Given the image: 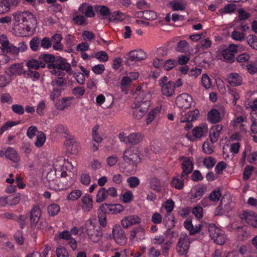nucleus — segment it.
Segmentation results:
<instances>
[{"label": "nucleus", "mask_w": 257, "mask_h": 257, "mask_svg": "<svg viewBox=\"0 0 257 257\" xmlns=\"http://www.w3.org/2000/svg\"><path fill=\"white\" fill-rule=\"evenodd\" d=\"M58 174L62 183L67 187H70L75 182L77 170L71 163H68L67 165L63 166L61 170H58Z\"/></svg>", "instance_id": "obj_1"}, {"label": "nucleus", "mask_w": 257, "mask_h": 257, "mask_svg": "<svg viewBox=\"0 0 257 257\" xmlns=\"http://www.w3.org/2000/svg\"><path fill=\"white\" fill-rule=\"evenodd\" d=\"M47 66L49 69L51 70L50 72L55 75H60V70H65L69 74L72 73L70 64L67 63L66 59L61 56L55 57L53 63L47 64Z\"/></svg>", "instance_id": "obj_2"}, {"label": "nucleus", "mask_w": 257, "mask_h": 257, "mask_svg": "<svg viewBox=\"0 0 257 257\" xmlns=\"http://www.w3.org/2000/svg\"><path fill=\"white\" fill-rule=\"evenodd\" d=\"M137 149L133 147L126 149L123 154V160L126 163L136 167L141 161Z\"/></svg>", "instance_id": "obj_3"}, {"label": "nucleus", "mask_w": 257, "mask_h": 257, "mask_svg": "<svg viewBox=\"0 0 257 257\" xmlns=\"http://www.w3.org/2000/svg\"><path fill=\"white\" fill-rule=\"evenodd\" d=\"M85 229L88 238L93 242H97L101 238L102 232L101 227L95 225L91 221L86 224Z\"/></svg>", "instance_id": "obj_4"}, {"label": "nucleus", "mask_w": 257, "mask_h": 257, "mask_svg": "<svg viewBox=\"0 0 257 257\" xmlns=\"http://www.w3.org/2000/svg\"><path fill=\"white\" fill-rule=\"evenodd\" d=\"M208 229L209 235L214 242L219 245H222L224 243L225 237L223 231L214 224H209Z\"/></svg>", "instance_id": "obj_5"}, {"label": "nucleus", "mask_w": 257, "mask_h": 257, "mask_svg": "<svg viewBox=\"0 0 257 257\" xmlns=\"http://www.w3.org/2000/svg\"><path fill=\"white\" fill-rule=\"evenodd\" d=\"M190 243V242L188 235L186 234L182 233L177 244V250L180 255H185L187 253Z\"/></svg>", "instance_id": "obj_6"}, {"label": "nucleus", "mask_w": 257, "mask_h": 257, "mask_svg": "<svg viewBox=\"0 0 257 257\" xmlns=\"http://www.w3.org/2000/svg\"><path fill=\"white\" fill-rule=\"evenodd\" d=\"M193 103V99L191 95L187 93H182L178 96L176 99V104L183 110L189 108Z\"/></svg>", "instance_id": "obj_7"}, {"label": "nucleus", "mask_w": 257, "mask_h": 257, "mask_svg": "<svg viewBox=\"0 0 257 257\" xmlns=\"http://www.w3.org/2000/svg\"><path fill=\"white\" fill-rule=\"evenodd\" d=\"M112 233L113 234V239L117 244L122 245L126 243L127 237L124 230L119 225L114 226Z\"/></svg>", "instance_id": "obj_8"}, {"label": "nucleus", "mask_w": 257, "mask_h": 257, "mask_svg": "<svg viewBox=\"0 0 257 257\" xmlns=\"http://www.w3.org/2000/svg\"><path fill=\"white\" fill-rule=\"evenodd\" d=\"M146 58V54L142 50H133L128 53L125 63L129 65L130 62H138L143 60Z\"/></svg>", "instance_id": "obj_9"}, {"label": "nucleus", "mask_w": 257, "mask_h": 257, "mask_svg": "<svg viewBox=\"0 0 257 257\" xmlns=\"http://www.w3.org/2000/svg\"><path fill=\"white\" fill-rule=\"evenodd\" d=\"M147 95L149 96V94L140 92L138 94L136 100V107L142 108L146 111L150 104L149 98H146Z\"/></svg>", "instance_id": "obj_10"}, {"label": "nucleus", "mask_w": 257, "mask_h": 257, "mask_svg": "<svg viewBox=\"0 0 257 257\" xmlns=\"http://www.w3.org/2000/svg\"><path fill=\"white\" fill-rule=\"evenodd\" d=\"M1 37L3 39H5V41L2 43V48H1L2 52L3 53H11L13 55H18L19 52L17 47L13 45H10L6 35H2Z\"/></svg>", "instance_id": "obj_11"}, {"label": "nucleus", "mask_w": 257, "mask_h": 257, "mask_svg": "<svg viewBox=\"0 0 257 257\" xmlns=\"http://www.w3.org/2000/svg\"><path fill=\"white\" fill-rule=\"evenodd\" d=\"M240 218L244 219L245 222L253 227L257 228V214L253 212H248L244 211L240 214Z\"/></svg>", "instance_id": "obj_12"}, {"label": "nucleus", "mask_w": 257, "mask_h": 257, "mask_svg": "<svg viewBox=\"0 0 257 257\" xmlns=\"http://www.w3.org/2000/svg\"><path fill=\"white\" fill-rule=\"evenodd\" d=\"M13 16L16 23H25L31 19H35L34 15L29 12H18Z\"/></svg>", "instance_id": "obj_13"}, {"label": "nucleus", "mask_w": 257, "mask_h": 257, "mask_svg": "<svg viewBox=\"0 0 257 257\" xmlns=\"http://www.w3.org/2000/svg\"><path fill=\"white\" fill-rule=\"evenodd\" d=\"M41 216V212L40 208L38 206H34L30 212L31 227L32 228L36 227Z\"/></svg>", "instance_id": "obj_14"}, {"label": "nucleus", "mask_w": 257, "mask_h": 257, "mask_svg": "<svg viewBox=\"0 0 257 257\" xmlns=\"http://www.w3.org/2000/svg\"><path fill=\"white\" fill-rule=\"evenodd\" d=\"M82 210L85 212L91 211L93 208V198L92 196L88 194H86L81 198Z\"/></svg>", "instance_id": "obj_15"}, {"label": "nucleus", "mask_w": 257, "mask_h": 257, "mask_svg": "<svg viewBox=\"0 0 257 257\" xmlns=\"http://www.w3.org/2000/svg\"><path fill=\"white\" fill-rule=\"evenodd\" d=\"M141 219L137 215H130L126 216L121 220V225L125 228L129 226L141 223Z\"/></svg>", "instance_id": "obj_16"}, {"label": "nucleus", "mask_w": 257, "mask_h": 257, "mask_svg": "<svg viewBox=\"0 0 257 257\" xmlns=\"http://www.w3.org/2000/svg\"><path fill=\"white\" fill-rule=\"evenodd\" d=\"M94 10L97 13H99L100 16L102 17L101 19H109V21L110 22L112 20L111 18V14L109 9L107 7L105 6L96 5L94 6Z\"/></svg>", "instance_id": "obj_17"}, {"label": "nucleus", "mask_w": 257, "mask_h": 257, "mask_svg": "<svg viewBox=\"0 0 257 257\" xmlns=\"http://www.w3.org/2000/svg\"><path fill=\"white\" fill-rule=\"evenodd\" d=\"M175 84L173 81H169V83L163 85L161 87V91L163 95L167 97L172 96L175 92Z\"/></svg>", "instance_id": "obj_18"}, {"label": "nucleus", "mask_w": 257, "mask_h": 257, "mask_svg": "<svg viewBox=\"0 0 257 257\" xmlns=\"http://www.w3.org/2000/svg\"><path fill=\"white\" fill-rule=\"evenodd\" d=\"M193 165L189 159L184 161L182 163V172L181 174V178H186L190 173L192 171Z\"/></svg>", "instance_id": "obj_19"}, {"label": "nucleus", "mask_w": 257, "mask_h": 257, "mask_svg": "<svg viewBox=\"0 0 257 257\" xmlns=\"http://www.w3.org/2000/svg\"><path fill=\"white\" fill-rule=\"evenodd\" d=\"M144 138V136L140 133H133L126 137V140L128 143L134 146L141 142Z\"/></svg>", "instance_id": "obj_20"}, {"label": "nucleus", "mask_w": 257, "mask_h": 257, "mask_svg": "<svg viewBox=\"0 0 257 257\" xmlns=\"http://www.w3.org/2000/svg\"><path fill=\"white\" fill-rule=\"evenodd\" d=\"M207 118L211 123H216L221 120V117L218 110L213 109L208 112Z\"/></svg>", "instance_id": "obj_21"}, {"label": "nucleus", "mask_w": 257, "mask_h": 257, "mask_svg": "<svg viewBox=\"0 0 257 257\" xmlns=\"http://www.w3.org/2000/svg\"><path fill=\"white\" fill-rule=\"evenodd\" d=\"M26 64L29 70H38L39 68H45L46 67V64L40 61L39 59L38 60L35 59L29 60L26 61Z\"/></svg>", "instance_id": "obj_22"}, {"label": "nucleus", "mask_w": 257, "mask_h": 257, "mask_svg": "<svg viewBox=\"0 0 257 257\" xmlns=\"http://www.w3.org/2000/svg\"><path fill=\"white\" fill-rule=\"evenodd\" d=\"M228 83L234 86L240 85L242 82V79L241 76L237 73H232L227 76Z\"/></svg>", "instance_id": "obj_23"}, {"label": "nucleus", "mask_w": 257, "mask_h": 257, "mask_svg": "<svg viewBox=\"0 0 257 257\" xmlns=\"http://www.w3.org/2000/svg\"><path fill=\"white\" fill-rule=\"evenodd\" d=\"M10 71V76H12L16 75H21L22 73L25 74L26 71L23 70V66L21 64H14L9 67Z\"/></svg>", "instance_id": "obj_24"}, {"label": "nucleus", "mask_w": 257, "mask_h": 257, "mask_svg": "<svg viewBox=\"0 0 257 257\" xmlns=\"http://www.w3.org/2000/svg\"><path fill=\"white\" fill-rule=\"evenodd\" d=\"M208 132V128L206 125H204L202 126H196L192 130V134L195 138H200L205 136Z\"/></svg>", "instance_id": "obj_25"}, {"label": "nucleus", "mask_w": 257, "mask_h": 257, "mask_svg": "<svg viewBox=\"0 0 257 257\" xmlns=\"http://www.w3.org/2000/svg\"><path fill=\"white\" fill-rule=\"evenodd\" d=\"M5 156L7 158L16 162L19 160V157L16 151L12 148H8L5 151Z\"/></svg>", "instance_id": "obj_26"}, {"label": "nucleus", "mask_w": 257, "mask_h": 257, "mask_svg": "<svg viewBox=\"0 0 257 257\" xmlns=\"http://www.w3.org/2000/svg\"><path fill=\"white\" fill-rule=\"evenodd\" d=\"M108 214H116L124 209V206L119 204H108Z\"/></svg>", "instance_id": "obj_27"}, {"label": "nucleus", "mask_w": 257, "mask_h": 257, "mask_svg": "<svg viewBox=\"0 0 257 257\" xmlns=\"http://www.w3.org/2000/svg\"><path fill=\"white\" fill-rule=\"evenodd\" d=\"M107 193L105 188H100L96 194V202L101 203L105 200L108 197Z\"/></svg>", "instance_id": "obj_28"}, {"label": "nucleus", "mask_w": 257, "mask_h": 257, "mask_svg": "<svg viewBox=\"0 0 257 257\" xmlns=\"http://www.w3.org/2000/svg\"><path fill=\"white\" fill-rule=\"evenodd\" d=\"M188 44L186 40H181L177 44L175 50L180 53H185L188 50Z\"/></svg>", "instance_id": "obj_29"}, {"label": "nucleus", "mask_w": 257, "mask_h": 257, "mask_svg": "<svg viewBox=\"0 0 257 257\" xmlns=\"http://www.w3.org/2000/svg\"><path fill=\"white\" fill-rule=\"evenodd\" d=\"M55 56L53 55L49 54H43L39 56L38 59L40 61L48 64L53 63L55 60Z\"/></svg>", "instance_id": "obj_30"}, {"label": "nucleus", "mask_w": 257, "mask_h": 257, "mask_svg": "<svg viewBox=\"0 0 257 257\" xmlns=\"http://www.w3.org/2000/svg\"><path fill=\"white\" fill-rule=\"evenodd\" d=\"M47 211L50 216H54L60 212V207L57 204H52L48 206Z\"/></svg>", "instance_id": "obj_31"}, {"label": "nucleus", "mask_w": 257, "mask_h": 257, "mask_svg": "<svg viewBox=\"0 0 257 257\" xmlns=\"http://www.w3.org/2000/svg\"><path fill=\"white\" fill-rule=\"evenodd\" d=\"M68 98L63 97L61 99L59 100L56 103V107L57 109L60 110H63L65 108L70 106V103H67Z\"/></svg>", "instance_id": "obj_32"}, {"label": "nucleus", "mask_w": 257, "mask_h": 257, "mask_svg": "<svg viewBox=\"0 0 257 257\" xmlns=\"http://www.w3.org/2000/svg\"><path fill=\"white\" fill-rule=\"evenodd\" d=\"M173 11L184 10L185 9V5L182 1H174L170 3Z\"/></svg>", "instance_id": "obj_33"}, {"label": "nucleus", "mask_w": 257, "mask_h": 257, "mask_svg": "<svg viewBox=\"0 0 257 257\" xmlns=\"http://www.w3.org/2000/svg\"><path fill=\"white\" fill-rule=\"evenodd\" d=\"M211 41L208 38H205L200 41L199 44L196 46V48L198 49H207L211 47Z\"/></svg>", "instance_id": "obj_34"}, {"label": "nucleus", "mask_w": 257, "mask_h": 257, "mask_svg": "<svg viewBox=\"0 0 257 257\" xmlns=\"http://www.w3.org/2000/svg\"><path fill=\"white\" fill-rule=\"evenodd\" d=\"M222 55L227 62L232 63L234 61V54L230 52L228 50L224 49L223 50Z\"/></svg>", "instance_id": "obj_35"}, {"label": "nucleus", "mask_w": 257, "mask_h": 257, "mask_svg": "<svg viewBox=\"0 0 257 257\" xmlns=\"http://www.w3.org/2000/svg\"><path fill=\"white\" fill-rule=\"evenodd\" d=\"M195 192L194 193H192L190 194V199H194L195 198H201L204 194V189L202 187H198L195 189Z\"/></svg>", "instance_id": "obj_36"}, {"label": "nucleus", "mask_w": 257, "mask_h": 257, "mask_svg": "<svg viewBox=\"0 0 257 257\" xmlns=\"http://www.w3.org/2000/svg\"><path fill=\"white\" fill-rule=\"evenodd\" d=\"M66 80L61 77H58L56 79L53 80L51 82V85L53 86H57L58 87H63L64 86H66Z\"/></svg>", "instance_id": "obj_37"}, {"label": "nucleus", "mask_w": 257, "mask_h": 257, "mask_svg": "<svg viewBox=\"0 0 257 257\" xmlns=\"http://www.w3.org/2000/svg\"><path fill=\"white\" fill-rule=\"evenodd\" d=\"M171 184L172 187L177 189H182L184 187V180L174 177L171 181Z\"/></svg>", "instance_id": "obj_38"}, {"label": "nucleus", "mask_w": 257, "mask_h": 257, "mask_svg": "<svg viewBox=\"0 0 257 257\" xmlns=\"http://www.w3.org/2000/svg\"><path fill=\"white\" fill-rule=\"evenodd\" d=\"M94 57L98 60L100 62H106L108 60V56L107 53L103 51H100L96 53Z\"/></svg>", "instance_id": "obj_39"}, {"label": "nucleus", "mask_w": 257, "mask_h": 257, "mask_svg": "<svg viewBox=\"0 0 257 257\" xmlns=\"http://www.w3.org/2000/svg\"><path fill=\"white\" fill-rule=\"evenodd\" d=\"M177 64L175 60L170 59L165 61L163 64V66L165 70L169 71L175 67Z\"/></svg>", "instance_id": "obj_40"}, {"label": "nucleus", "mask_w": 257, "mask_h": 257, "mask_svg": "<svg viewBox=\"0 0 257 257\" xmlns=\"http://www.w3.org/2000/svg\"><path fill=\"white\" fill-rule=\"evenodd\" d=\"M157 17V15L155 12L151 10L144 11V19L148 21H153L156 19Z\"/></svg>", "instance_id": "obj_41"}, {"label": "nucleus", "mask_w": 257, "mask_h": 257, "mask_svg": "<svg viewBox=\"0 0 257 257\" xmlns=\"http://www.w3.org/2000/svg\"><path fill=\"white\" fill-rule=\"evenodd\" d=\"M20 123L19 121H9L4 124L0 130V135L2 134L5 131L8 130L9 128Z\"/></svg>", "instance_id": "obj_42"}, {"label": "nucleus", "mask_w": 257, "mask_h": 257, "mask_svg": "<svg viewBox=\"0 0 257 257\" xmlns=\"http://www.w3.org/2000/svg\"><path fill=\"white\" fill-rule=\"evenodd\" d=\"M215 163V159L212 157L205 158L203 161L204 165L208 169H211Z\"/></svg>", "instance_id": "obj_43"}, {"label": "nucleus", "mask_w": 257, "mask_h": 257, "mask_svg": "<svg viewBox=\"0 0 257 257\" xmlns=\"http://www.w3.org/2000/svg\"><path fill=\"white\" fill-rule=\"evenodd\" d=\"M184 227L189 231V234L191 235H194L197 233V230L193 231V225L190 219H187L184 222Z\"/></svg>", "instance_id": "obj_44"}, {"label": "nucleus", "mask_w": 257, "mask_h": 257, "mask_svg": "<svg viewBox=\"0 0 257 257\" xmlns=\"http://www.w3.org/2000/svg\"><path fill=\"white\" fill-rule=\"evenodd\" d=\"M252 124L251 125V131L253 134H257V113H251Z\"/></svg>", "instance_id": "obj_45"}, {"label": "nucleus", "mask_w": 257, "mask_h": 257, "mask_svg": "<svg viewBox=\"0 0 257 257\" xmlns=\"http://www.w3.org/2000/svg\"><path fill=\"white\" fill-rule=\"evenodd\" d=\"M46 141V136L45 134L40 132V134H39L37 137V140L35 142V145L37 147H41L43 145Z\"/></svg>", "instance_id": "obj_46"}, {"label": "nucleus", "mask_w": 257, "mask_h": 257, "mask_svg": "<svg viewBox=\"0 0 257 257\" xmlns=\"http://www.w3.org/2000/svg\"><path fill=\"white\" fill-rule=\"evenodd\" d=\"M127 182L131 188H135L139 185L140 180L138 177L132 176L127 178Z\"/></svg>", "instance_id": "obj_47"}, {"label": "nucleus", "mask_w": 257, "mask_h": 257, "mask_svg": "<svg viewBox=\"0 0 257 257\" xmlns=\"http://www.w3.org/2000/svg\"><path fill=\"white\" fill-rule=\"evenodd\" d=\"M247 43L253 49L257 50V37L250 35L248 36Z\"/></svg>", "instance_id": "obj_48"}, {"label": "nucleus", "mask_w": 257, "mask_h": 257, "mask_svg": "<svg viewBox=\"0 0 257 257\" xmlns=\"http://www.w3.org/2000/svg\"><path fill=\"white\" fill-rule=\"evenodd\" d=\"M27 77L31 78L33 81H36L39 79L40 75L39 72L36 71H32L29 70L27 72L26 71V73Z\"/></svg>", "instance_id": "obj_49"}, {"label": "nucleus", "mask_w": 257, "mask_h": 257, "mask_svg": "<svg viewBox=\"0 0 257 257\" xmlns=\"http://www.w3.org/2000/svg\"><path fill=\"white\" fill-rule=\"evenodd\" d=\"M241 66L243 68L245 67L247 72L251 74H253L257 72V64H247L245 65L244 64H242Z\"/></svg>", "instance_id": "obj_50"}, {"label": "nucleus", "mask_w": 257, "mask_h": 257, "mask_svg": "<svg viewBox=\"0 0 257 257\" xmlns=\"http://www.w3.org/2000/svg\"><path fill=\"white\" fill-rule=\"evenodd\" d=\"M40 42V39L38 37L33 38L30 42L31 49L34 51H36L38 49Z\"/></svg>", "instance_id": "obj_51"}, {"label": "nucleus", "mask_w": 257, "mask_h": 257, "mask_svg": "<svg viewBox=\"0 0 257 257\" xmlns=\"http://www.w3.org/2000/svg\"><path fill=\"white\" fill-rule=\"evenodd\" d=\"M82 195V192L79 190H76L72 191L68 196V200H76L78 199Z\"/></svg>", "instance_id": "obj_52"}, {"label": "nucleus", "mask_w": 257, "mask_h": 257, "mask_svg": "<svg viewBox=\"0 0 257 257\" xmlns=\"http://www.w3.org/2000/svg\"><path fill=\"white\" fill-rule=\"evenodd\" d=\"M64 89L54 88L50 93V98L52 100L59 97L61 96L62 91Z\"/></svg>", "instance_id": "obj_53"}, {"label": "nucleus", "mask_w": 257, "mask_h": 257, "mask_svg": "<svg viewBox=\"0 0 257 257\" xmlns=\"http://www.w3.org/2000/svg\"><path fill=\"white\" fill-rule=\"evenodd\" d=\"M146 111L140 107H137L134 111L133 114L135 118L138 119H141L146 113Z\"/></svg>", "instance_id": "obj_54"}, {"label": "nucleus", "mask_w": 257, "mask_h": 257, "mask_svg": "<svg viewBox=\"0 0 257 257\" xmlns=\"http://www.w3.org/2000/svg\"><path fill=\"white\" fill-rule=\"evenodd\" d=\"M202 84L206 89L209 88L211 85L210 79L206 74L202 75Z\"/></svg>", "instance_id": "obj_55"}, {"label": "nucleus", "mask_w": 257, "mask_h": 257, "mask_svg": "<svg viewBox=\"0 0 257 257\" xmlns=\"http://www.w3.org/2000/svg\"><path fill=\"white\" fill-rule=\"evenodd\" d=\"M12 109L14 112L19 115L23 114L25 112L24 107L20 104H13L12 106Z\"/></svg>", "instance_id": "obj_56"}, {"label": "nucleus", "mask_w": 257, "mask_h": 257, "mask_svg": "<svg viewBox=\"0 0 257 257\" xmlns=\"http://www.w3.org/2000/svg\"><path fill=\"white\" fill-rule=\"evenodd\" d=\"M57 175H59L58 174V171L55 169L54 170L50 171L46 175L47 180L50 182L51 181H54Z\"/></svg>", "instance_id": "obj_57"}, {"label": "nucleus", "mask_w": 257, "mask_h": 257, "mask_svg": "<svg viewBox=\"0 0 257 257\" xmlns=\"http://www.w3.org/2000/svg\"><path fill=\"white\" fill-rule=\"evenodd\" d=\"M84 41H90L95 39V35L92 32L89 31H84L82 33Z\"/></svg>", "instance_id": "obj_58"}, {"label": "nucleus", "mask_w": 257, "mask_h": 257, "mask_svg": "<svg viewBox=\"0 0 257 257\" xmlns=\"http://www.w3.org/2000/svg\"><path fill=\"white\" fill-rule=\"evenodd\" d=\"M14 238L18 244L22 245L24 243V238L22 231L18 230L14 234Z\"/></svg>", "instance_id": "obj_59"}, {"label": "nucleus", "mask_w": 257, "mask_h": 257, "mask_svg": "<svg viewBox=\"0 0 257 257\" xmlns=\"http://www.w3.org/2000/svg\"><path fill=\"white\" fill-rule=\"evenodd\" d=\"M221 192L220 190L217 191H213L209 195V199L212 201H216L219 200L221 197Z\"/></svg>", "instance_id": "obj_60"}, {"label": "nucleus", "mask_w": 257, "mask_h": 257, "mask_svg": "<svg viewBox=\"0 0 257 257\" xmlns=\"http://www.w3.org/2000/svg\"><path fill=\"white\" fill-rule=\"evenodd\" d=\"M231 37L234 40L241 41L244 38V34L243 33L234 31L232 32Z\"/></svg>", "instance_id": "obj_61"}, {"label": "nucleus", "mask_w": 257, "mask_h": 257, "mask_svg": "<svg viewBox=\"0 0 257 257\" xmlns=\"http://www.w3.org/2000/svg\"><path fill=\"white\" fill-rule=\"evenodd\" d=\"M238 20L242 21L248 19L250 17L249 13L245 12L243 9H238Z\"/></svg>", "instance_id": "obj_62"}, {"label": "nucleus", "mask_w": 257, "mask_h": 257, "mask_svg": "<svg viewBox=\"0 0 257 257\" xmlns=\"http://www.w3.org/2000/svg\"><path fill=\"white\" fill-rule=\"evenodd\" d=\"M56 253L57 257H69L68 251L64 247L58 248Z\"/></svg>", "instance_id": "obj_63"}, {"label": "nucleus", "mask_w": 257, "mask_h": 257, "mask_svg": "<svg viewBox=\"0 0 257 257\" xmlns=\"http://www.w3.org/2000/svg\"><path fill=\"white\" fill-rule=\"evenodd\" d=\"M105 70V67L103 64H98L92 68V70L96 74H102Z\"/></svg>", "instance_id": "obj_64"}]
</instances>
